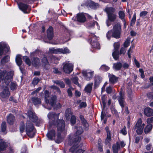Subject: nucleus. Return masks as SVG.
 <instances>
[{"label": "nucleus", "mask_w": 153, "mask_h": 153, "mask_svg": "<svg viewBox=\"0 0 153 153\" xmlns=\"http://www.w3.org/2000/svg\"><path fill=\"white\" fill-rule=\"evenodd\" d=\"M66 132L64 121L63 120H58V143L62 141Z\"/></svg>", "instance_id": "f257e3e1"}, {"label": "nucleus", "mask_w": 153, "mask_h": 153, "mask_svg": "<svg viewBox=\"0 0 153 153\" xmlns=\"http://www.w3.org/2000/svg\"><path fill=\"white\" fill-rule=\"evenodd\" d=\"M26 131L27 135L30 137H34L36 131L32 123L30 121H27L26 124Z\"/></svg>", "instance_id": "f03ea898"}, {"label": "nucleus", "mask_w": 153, "mask_h": 153, "mask_svg": "<svg viewBox=\"0 0 153 153\" xmlns=\"http://www.w3.org/2000/svg\"><path fill=\"white\" fill-rule=\"evenodd\" d=\"M45 102L47 103H49L52 107H53V109H56L57 105H56V102L57 97L54 95L51 97L50 100L47 99L49 97L48 91L45 90Z\"/></svg>", "instance_id": "7ed1b4c3"}, {"label": "nucleus", "mask_w": 153, "mask_h": 153, "mask_svg": "<svg viewBox=\"0 0 153 153\" xmlns=\"http://www.w3.org/2000/svg\"><path fill=\"white\" fill-rule=\"evenodd\" d=\"M79 142H77V140H71V139H68V144L70 145H73V146L70 149V151L72 153H83V151L79 149L77 146L78 143Z\"/></svg>", "instance_id": "20e7f679"}, {"label": "nucleus", "mask_w": 153, "mask_h": 153, "mask_svg": "<svg viewBox=\"0 0 153 153\" xmlns=\"http://www.w3.org/2000/svg\"><path fill=\"white\" fill-rule=\"evenodd\" d=\"M50 125L51 126H54L57 128V114L54 112H50L47 115Z\"/></svg>", "instance_id": "39448f33"}, {"label": "nucleus", "mask_w": 153, "mask_h": 153, "mask_svg": "<svg viewBox=\"0 0 153 153\" xmlns=\"http://www.w3.org/2000/svg\"><path fill=\"white\" fill-rule=\"evenodd\" d=\"M112 36L116 39L120 38L121 32V26L119 23L115 24L113 27Z\"/></svg>", "instance_id": "423d86ee"}, {"label": "nucleus", "mask_w": 153, "mask_h": 153, "mask_svg": "<svg viewBox=\"0 0 153 153\" xmlns=\"http://www.w3.org/2000/svg\"><path fill=\"white\" fill-rule=\"evenodd\" d=\"M73 113L70 108H68L66 110L65 112V117L67 120H69L70 119V122L72 125L75 124L76 122V118L75 116L72 115Z\"/></svg>", "instance_id": "0eeeda50"}, {"label": "nucleus", "mask_w": 153, "mask_h": 153, "mask_svg": "<svg viewBox=\"0 0 153 153\" xmlns=\"http://www.w3.org/2000/svg\"><path fill=\"white\" fill-rule=\"evenodd\" d=\"M119 96L118 97V100L120 105L122 107V110H123L124 108H125V110L127 114H128L129 112L128 111V108L126 106L125 108L126 103L124 101V94L121 91L119 93Z\"/></svg>", "instance_id": "6e6552de"}, {"label": "nucleus", "mask_w": 153, "mask_h": 153, "mask_svg": "<svg viewBox=\"0 0 153 153\" xmlns=\"http://www.w3.org/2000/svg\"><path fill=\"white\" fill-rule=\"evenodd\" d=\"M74 128L75 129L76 128L77 129L76 132V135L73 137L72 136H70L68 139L70 138V139H71V140H75V141L77 140V142H80L81 140V138L79 135H80L83 132V129L80 126L77 127L76 126H74Z\"/></svg>", "instance_id": "1a4fd4ad"}, {"label": "nucleus", "mask_w": 153, "mask_h": 153, "mask_svg": "<svg viewBox=\"0 0 153 153\" xmlns=\"http://www.w3.org/2000/svg\"><path fill=\"white\" fill-rule=\"evenodd\" d=\"M64 71L66 74H70L73 71L74 65L69 61H66L63 63Z\"/></svg>", "instance_id": "9d476101"}, {"label": "nucleus", "mask_w": 153, "mask_h": 153, "mask_svg": "<svg viewBox=\"0 0 153 153\" xmlns=\"http://www.w3.org/2000/svg\"><path fill=\"white\" fill-rule=\"evenodd\" d=\"M10 48L8 45L4 42H0V56L2 55L5 51L7 53L9 51Z\"/></svg>", "instance_id": "9b49d317"}, {"label": "nucleus", "mask_w": 153, "mask_h": 153, "mask_svg": "<svg viewBox=\"0 0 153 153\" xmlns=\"http://www.w3.org/2000/svg\"><path fill=\"white\" fill-rule=\"evenodd\" d=\"M83 76L86 80H90L93 77L94 74V71L89 70L83 71L82 72Z\"/></svg>", "instance_id": "f8f14e48"}, {"label": "nucleus", "mask_w": 153, "mask_h": 153, "mask_svg": "<svg viewBox=\"0 0 153 153\" xmlns=\"http://www.w3.org/2000/svg\"><path fill=\"white\" fill-rule=\"evenodd\" d=\"M46 136L49 140H55L56 143H57V140H55L56 133L54 129H52L49 131L46 134Z\"/></svg>", "instance_id": "ddd939ff"}, {"label": "nucleus", "mask_w": 153, "mask_h": 153, "mask_svg": "<svg viewBox=\"0 0 153 153\" xmlns=\"http://www.w3.org/2000/svg\"><path fill=\"white\" fill-rule=\"evenodd\" d=\"M18 6L19 9L25 13H28L30 11L28 5L22 3L18 4Z\"/></svg>", "instance_id": "4468645a"}, {"label": "nucleus", "mask_w": 153, "mask_h": 153, "mask_svg": "<svg viewBox=\"0 0 153 153\" xmlns=\"http://www.w3.org/2000/svg\"><path fill=\"white\" fill-rule=\"evenodd\" d=\"M9 74V73H8L5 78L2 79V83L3 84L2 85L3 88L7 87V86L11 81L12 77L8 74Z\"/></svg>", "instance_id": "2eb2a0df"}, {"label": "nucleus", "mask_w": 153, "mask_h": 153, "mask_svg": "<svg viewBox=\"0 0 153 153\" xmlns=\"http://www.w3.org/2000/svg\"><path fill=\"white\" fill-rule=\"evenodd\" d=\"M108 15V19L106 21V24L108 27H109L111 25L110 22L109 21L114 22L117 18V15L114 14H109Z\"/></svg>", "instance_id": "dca6fc26"}, {"label": "nucleus", "mask_w": 153, "mask_h": 153, "mask_svg": "<svg viewBox=\"0 0 153 153\" xmlns=\"http://www.w3.org/2000/svg\"><path fill=\"white\" fill-rule=\"evenodd\" d=\"M109 78V82L112 84H114L117 82L118 79V77L112 74L109 73L108 74Z\"/></svg>", "instance_id": "f3484780"}, {"label": "nucleus", "mask_w": 153, "mask_h": 153, "mask_svg": "<svg viewBox=\"0 0 153 153\" xmlns=\"http://www.w3.org/2000/svg\"><path fill=\"white\" fill-rule=\"evenodd\" d=\"M27 115L30 120L33 122H36L38 120V117L34 113L31 111L27 112Z\"/></svg>", "instance_id": "a211bd4d"}, {"label": "nucleus", "mask_w": 153, "mask_h": 153, "mask_svg": "<svg viewBox=\"0 0 153 153\" xmlns=\"http://www.w3.org/2000/svg\"><path fill=\"white\" fill-rule=\"evenodd\" d=\"M97 37L95 36H94L91 39V45L94 48L100 49V46L99 43L96 42Z\"/></svg>", "instance_id": "6ab92c4d"}, {"label": "nucleus", "mask_w": 153, "mask_h": 153, "mask_svg": "<svg viewBox=\"0 0 153 153\" xmlns=\"http://www.w3.org/2000/svg\"><path fill=\"white\" fill-rule=\"evenodd\" d=\"M42 66L46 69H48L49 67V64L46 57L44 56L42 59Z\"/></svg>", "instance_id": "aec40b11"}, {"label": "nucleus", "mask_w": 153, "mask_h": 153, "mask_svg": "<svg viewBox=\"0 0 153 153\" xmlns=\"http://www.w3.org/2000/svg\"><path fill=\"white\" fill-rule=\"evenodd\" d=\"M3 91L0 93V95L2 98H5L9 97L10 92L8 87H4Z\"/></svg>", "instance_id": "412c9836"}, {"label": "nucleus", "mask_w": 153, "mask_h": 153, "mask_svg": "<svg viewBox=\"0 0 153 153\" xmlns=\"http://www.w3.org/2000/svg\"><path fill=\"white\" fill-rule=\"evenodd\" d=\"M7 122L10 125H13L15 121V117L11 114H10L7 116Z\"/></svg>", "instance_id": "4be33fe9"}, {"label": "nucleus", "mask_w": 153, "mask_h": 153, "mask_svg": "<svg viewBox=\"0 0 153 153\" xmlns=\"http://www.w3.org/2000/svg\"><path fill=\"white\" fill-rule=\"evenodd\" d=\"M7 147V145L6 142L2 139H0V153L1 151L5 150Z\"/></svg>", "instance_id": "5701e85b"}, {"label": "nucleus", "mask_w": 153, "mask_h": 153, "mask_svg": "<svg viewBox=\"0 0 153 153\" xmlns=\"http://www.w3.org/2000/svg\"><path fill=\"white\" fill-rule=\"evenodd\" d=\"M144 113L147 117L153 116V110L150 108H146L144 110Z\"/></svg>", "instance_id": "b1692460"}, {"label": "nucleus", "mask_w": 153, "mask_h": 153, "mask_svg": "<svg viewBox=\"0 0 153 153\" xmlns=\"http://www.w3.org/2000/svg\"><path fill=\"white\" fill-rule=\"evenodd\" d=\"M77 21L79 22H84L86 20L85 16L82 13L77 14Z\"/></svg>", "instance_id": "393cba45"}, {"label": "nucleus", "mask_w": 153, "mask_h": 153, "mask_svg": "<svg viewBox=\"0 0 153 153\" xmlns=\"http://www.w3.org/2000/svg\"><path fill=\"white\" fill-rule=\"evenodd\" d=\"M53 27L51 26L49 27L47 30V36L49 40L51 39L53 37Z\"/></svg>", "instance_id": "a878e982"}, {"label": "nucleus", "mask_w": 153, "mask_h": 153, "mask_svg": "<svg viewBox=\"0 0 153 153\" xmlns=\"http://www.w3.org/2000/svg\"><path fill=\"white\" fill-rule=\"evenodd\" d=\"M122 67V64L120 62H117L113 64V68L116 71L120 70Z\"/></svg>", "instance_id": "bb28decb"}, {"label": "nucleus", "mask_w": 153, "mask_h": 153, "mask_svg": "<svg viewBox=\"0 0 153 153\" xmlns=\"http://www.w3.org/2000/svg\"><path fill=\"white\" fill-rule=\"evenodd\" d=\"M79 118L83 126L86 129L87 128H88L89 126L88 124L87 123L86 120L85 119L84 116L82 115H80L79 116Z\"/></svg>", "instance_id": "cd10ccee"}, {"label": "nucleus", "mask_w": 153, "mask_h": 153, "mask_svg": "<svg viewBox=\"0 0 153 153\" xmlns=\"http://www.w3.org/2000/svg\"><path fill=\"white\" fill-rule=\"evenodd\" d=\"M21 56L20 55H18L16 56V61L17 65L19 67L20 70L21 68L20 67L22 63V61L21 58Z\"/></svg>", "instance_id": "c85d7f7f"}, {"label": "nucleus", "mask_w": 153, "mask_h": 153, "mask_svg": "<svg viewBox=\"0 0 153 153\" xmlns=\"http://www.w3.org/2000/svg\"><path fill=\"white\" fill-rule=\"evenodd\" d=\"M120 143L117 142L116 144H113L112 146L113 151L114 153H118V149H120Z\"/></svg>", "instance_id": "c756f323"}, {"label": "nucleus", "mask_w": 153, "mask_h": 153, "mask_svg": "<svg viewBox=\"0 0 153 153\" xmlns=\"http://www.w3.org/2000/svg\"><path fill=\"white\" fill-rule=\"evenodd\" d=\"M70 51L67 48H58V54L59 53H62L63 54H67L70 53Z\"/></svg>", "instance_id": "7c9ffc66"}, {"label": "nucleus", "mask_w": 153, "mask_h": 153, "mask_svg": "<svg viewBox=\"0 0 153 153\" xmlns=\"http://www.w3.org/2000/svg\"><path fill=\"white\" fill-rule=\"evenodd\" d=\"M95 25H98V23L95 21H92L88 23L87 27L88 29H91L93 28Z\"/></svg>", "instance_id": "2f4dec72"}, {"label": "nucleus", "mask_w": 153, "mask_h": 153, "mask_svg": "<svg viewBox=\"0 0 153 153\" xmlns=\"http://www.w3.org/2000/svg\"><path fill=\"white\" fill-rule=\"evenodd\" d=\"M32 64L35 67H36L40 63V60L37 57H34L32 59Z\"/></svg>", "instance_id": "473e14b6"}, {"label": "nucleus", "mask_w": 153, "mask_h": 153, "mask_svg": "<svg viewBox=\"0 0 153 153\" xmlns=\"http://www.w3.org/2000/svg\"><path fill=\"white\" fill-rule=\"evenodd\" d=\"M105 11L107 13V15H108L113 14V13L115 11V9L111 7H107L105 9Z\"/></svg>", "instance_id": "72a5a7b5"}, {"label": "nucleus", "mask_w": 153, "mask_h": 153, "mask_svg": "<svg viewBox=\"0 0 153 153\" xmlns=\"http://www.w3.org/2000/svg\"><path fill=\"white\" fill-rule=\"evenodd\" d=\"M31 100L33 103L35 105L40 104L41 103V99L38 97H32Z\"/></svg>", "instance_id": "f704fd0d"}, {"label": "nucleus", "mask_w": 153, "mask_h": 153, "mask_svg": "<svg viewBox=\"0 0 153 153\" xmlns=\"http://www.w3.org/2000/svg\"><path fill=\"white\" fill-rule=\"evenodd\" d=\"M93 84L92 83H89L85 87V90L86 92L90 93L91 92Z\"/></svg>", "instance_id": "c9c22d12"}, {"label": "nucleus", "mask_w": 153, "mask_h": 153, "mask_svg": "<svg viewBox=\"0 0 153 153\" xmlns=\"http://www.w3.org/2000/svg\"><path fill=\"white\" fill-rule=\"evenodd\" d=\"M10 58L9 56L8 55L4 56L1 60V64L4 65L6 63L8 62L9 61Z\"/></svg>", "instance_id": "e433bc0d"}, {"label": "nucleus", "mask_w": 153, "mask_h": 153, "mask_svg": "<svg viewBox=\"0 0 153 153\" xmlns=\"http://www.w3.org/2000/svg\"><path fill=\"white\" fill-rule=\"evenodd\" d=\"M125 13L123 11H120L119 12V18L123 20V21L124 22V25L125 26L126 20L124 19Z\"/></svg>", "instance_id": "4c0bfd02"}, {"label": "nucleus", "mask_w": 153, "mask_h": 153, "mask_svg": "<svg viewBox=\"0 0 153 153\" xmlns=\"http://www.w3.org/2000/svg\"><path fill=\"white\" fill-rule=\"evenodd\" d=\"M152 126L150 124H148L144 129V132L146 134L149 133L152 130Z\"/></svg>", "instance_id": "58836bf2"}, {"label": "nucleus", "mask_w": 153, "mask_h": 153, "mask_svg": "<svg viewBox=\"0 0 153 153\" xmlns=\"http://www.w3.org/2000/svg\"><path fill=\"white\" fill-rule=\"evenodd\" d=\"M112 53L113 58L115 60H117L119 59V52L117 50H114Z\"/></svg>", "instance_id": "ea45409f"}, {"label": "nucleus", "mask_w": 153, "mask_h": 153, "mask_svg": "<svg viewBox=\"0 0 153 153\" xmlns=\"http://www.w3.org/2000/svg\"><path fill=\"white\" fill-rule=\"evenodd\" d=\"M134 44H132L130 47L128 52V55L129 58L131 57V54L133 51V49L134 47Z\"/></svg>", "instance_id": "a19ab883"}, {"label": "nucleus", "mask_w": 153, "mask_h": 153, "mask_svg": "<svg viewBox=\"0 0 153 153\" xmlns=\"http://www.w3.org/2000/svg\"><path fill=\"white\" fill-rule=\"evenodd\" d=\"M88 5L90 7L94 8L95 7L98 5L97 4H96L94 2L91 0H88Z\"/></svg>", "instance_id": "79ce46f5"}, {"label": "nucleus", "mask_w": 153, "mask_h": 153, "mask_svg": "<svg viewBox=\"0 0 153 153\" xmlns=\"http://www.w3.org/2000/svg\"><path fill=\"white\" fill-rule=\"evenodd\" d=\"M7 125L6 122H3L1 126V130L2 132H4L6 129Z\"/></svg>", "instance_id": "37998d69"}, {"label": "nucleus", "mask_w": 153, "mask_h": 153, "mask_svg": "<svg viewBox=\"0 0 153 153\" xmlns=\"http://www.w3.org/2000/svg\"><path fill=\"white\" fill-rule=\"evenodd\" d=\"M142 121L141 118H139L137 122L136 125L134 126V128L141 127Z\"/></svg>", "instance_id": "c03bdc74"}, {"label": "nucleus", "mask_w": 153, "mask_h": 153, "mask_svg": "<svg viewBox=\"0 0 153 153\" xmlns=\"http://www.w3.org/2000/svg\"><path fill=\"white\" fill-rule=\"evenodd\" d=\"M23 60L25 61V62L29 66H30L31 65V61L30 59L27 56H24L23 57Z\"/></svg>", "instance_id": "a18cd8bd"}, {"label": "nucleus", "mask_w": 153, "mask_h": 153, "mask_svg": "<svg viewBox=\"0 0 153 153\" xmlns=\"http://www.w3.org/2000/svg\"><path fill=\"white\" fill-rule=\"evenodd\" d=\"M100 82V78L98 77H96L95 78L94 85L95 87L97 86Z\"/></svg>", "instance_id": "49530a36"}, {"label": "nucleus", "mask_w": 153, "mask_h": 153, "mask_svg": "<svg viewBox=\"0 0 153 153\" xmlns=\"http://www.w3.org/2000/svg\"><path fill=\"white\" fill-rule=\"evenodd\" d=\"M130 39L129 38H127L126 39L123 45L124 48H127L128 47L130 44Z\"/></svg>", "instance_id": "de8ad7c7"}, {"label": "nucleus", "mask_w": 153, "mask_h": 153, "mask_svg": "<svg viewBox=\"0 0 153 153\" xmlns=\"http://www.w3.org/2000/svg\"><path fill=\"white\" fill-rule=\"evenodd\" d=\"M20 131L21 132H23L25 129V123L23 122H21L20 126Z\"/></svg>", "instance_id": "09e8293b"}, {"label": "nucleus", "mask_w": 153, "mask_h": 153, "mask_svg": "<svg viewBox=\"0 0 153 153\" xmlns=\"http://www.w3.org/2000/svg\"><path fill=\"white\" fill-rule=\"evenodd\" d=\"M111 139V135L108 134L107 135V138L105 140V143L107 144L110 142Z\"/></svg>", "instance_id": "8fccbe9b"}, {"label": "nucleus", "mask_w": 153, "mask_h": 153, "mask_svg": "<svg viewBox=\"0 0 153 153\" xmlns=\"http://www.w3.org/2000/svg\"><path fill=\"white\" fill-rule=\"evenodd\" d=\"M136 20V16L135 13H134L131 21L130 25L131 26H133L135 24Z\"/></svg>", "instance_id": "3c124183"}, {"label": "nucleus", "mask_w": 153, "mask_h": 153, "mask_svg": "<svg viewBox=\"0 0 153 153\" xmlns=\"http://www.w3.org/2000/svg\"><path fill=\"white\" fill-rule=\"evenodd\" d=\"M40 80L38 78H34L32 81V83L34 85H35L37 84Z\"/></svg>", "instance_id": "603ef678"}, {"label": "nucleus", "mask_w": 153, "mask_h": 153, "mask_svg": "<svg viewBox=\"0 0 153 153\" xmlns=\"http://www.w3.org/2000/svg\"><path fill=\"white\" fill-rule=\"evenodd\" d=\"M134 128L135 129H136V132L138 134H142L143 129L142 127H140L139 128Z\"/></svg>", "instance_id": "864d4df0"}, {"label": "nucleus", "mask_w": 153, "mask_h": 153, "mask_svg": "<svg viewBox=\"0 0 153 153\" xmlns=\"http://www.w3.org/2000/svg\"><path fill=\"white\" fill-rule=\"evenodd\" d=\"M17 85L16 83L12 82L11 83L10 88L12 90H14L16 88Z\"/></svg>", "instance_id": "5fc2aeb1"}, {"label": "nucleus", "mask_w": 153, "mask_h": 153, "mask_svg": "<svg viewBox=\"0 0 153 153\" xmlns=\"http://www.w3.org/2000/svg\"><path fill=\"white\" fill-rule=\"evenodd\" d=\"M101 120H102L104 119L107 118L105 112L102 110L101 115Z\"/></svg>", "instance_id": "6e6d98bb"}, {"label": "nucleus", "mask_w": 153, "mask_h": 153, "mask_svg": "<svg viewBox=\"0 0 153 153\" xmlns=\"http://www.w3.org/2000/svg\"><path fill=\"white\" fill-rule=\"evenodd\" d=\"M74 90V88H70L68 89L67 90V93L68 94V95L70 97H72V91H73Z\"/></svg>", "instance_id": "4d7b16f0"}, {"label": "nucleus", "mask_w": 153, "mask_h": 153, "mask_svg": "<svg viewBox=\"0 0 153 153\" xmlns=\"http://www.w3.org/2000/svg\"><path fill=\"white\" fill-rule=\"evenodd\" d=\"M102 70L104 71H107L109 69V67L105 65H102L100 68Z\"/></svg>", "instance_id": "13d9d810"}, {"label": "nucleus", "mask_w": 153, "mask_h": 153, "mask_svg": "<svg viewBox=\"0 0 153 153\" xmlns=\"http://www.w3.org/2000/svg\"><path fill=\"white\" fill-rule=\"evenodd\" d=\"M101 98L103 105L105 107L106 104L105 100L106 98V97L105 95H103L102 96Z\"/></svg>", "instance_id": "bf43d9fd"}, {"label": "nucleus", "mask_w": 153, "mask_h": 153, "mask_svg": "<svg viewBox=\"0 0 153 153\" xmlns=\"http://www.w3.org/2000/svg\"><path fill=\"white\" fill-rule=\"evenodd\" d=\"M49 51L51 53H57V49H55L54 48H50L49 49Z\"/></svg>", "instance_id": "052dcab7"}, {"label": "nucleus", "mask_w": 153, "mask_h": 153, "mask_svg": "<svg viewBox=\"0 0 153 153\" xmlns=\"http://www.w3.org/2000/svg\"><path fill=\"white\" fill-rule=\"evenodd\" d=\"M106 36L108 39H109L112 36V32L111 30L108 31L106 34Z\"/></svg>", "instance_id": "680f3d73"}, {"label": "nucleus", "mask_w": 153, "mask_h": 153, "mask_svg": "<svg viewBox=\"0 0 153 153\" xmlns=\"http://www.w3.org/2000/svg\"><path fill=\"white\" fill-rule=\"evenodd\" d=\"M78 78L77 77H75L73 78L72 80L73 82H74L75 84L79 85V84L78 82Z\"/></svg>", "instance_id": "e2e57ef3"}, {"label": "nucleus", "mask_w": 153, "mask_h": 153, "mask_svg": "<svg viewBox=\"0 0 153 153\" xmlns=\"http://www.w3.org/2000/svg\"><path fill=\"white\" fill-rule=\"evenodd\" d=\"M106 92L108 94H110L112 91V87L110 86L107 87L106 89Z\"/></svg>", "instance_id": "0e129e2a"}, {"label": "nucleus", "mask_w": 153, "mask_h": 153, "mask_svg": "<svg viewBox=\"0 0 153 153\" xmlns=\"http://www.w3.org/2000/svg\"><path fill=\"white\" fill-rule=\"evenodd\" d=\"M126 126H124L123 128L120 130V132L124 135H126L127 134V132L126 130Z\"/></svg>", "instance_id": "69168bd1"}, {"label": "nucleus", "mask_w": 153, "mask_h": 153, "mask_svg": "<svg viewBox=\"0 0 153 153\" xmlns=\"http://www.w3.org/2000/svg\"><path fill=\"white\" fill-rule=\"evenodd\" d=\"M148 13V12L146 11H143L141 12L140 14V17H143L145 16Z\"/></svg>", "instance_id": "338daca9"}, {"label": "nucleus", "mask_w": 153, "mask_h": 153, "mask_svg": "<svg viewBox=\"0 0 153 153\" xmlns=\"http://www.w3.org/2000/svg\"><path fill=\"white\" fill-rule=\"evenodd\" d=\"M58 84L59 85L60 87L62 88H63L65 87V85L62 81H58Z\"/></svg>", "instance_id": "774afa93"}]
</instances>
